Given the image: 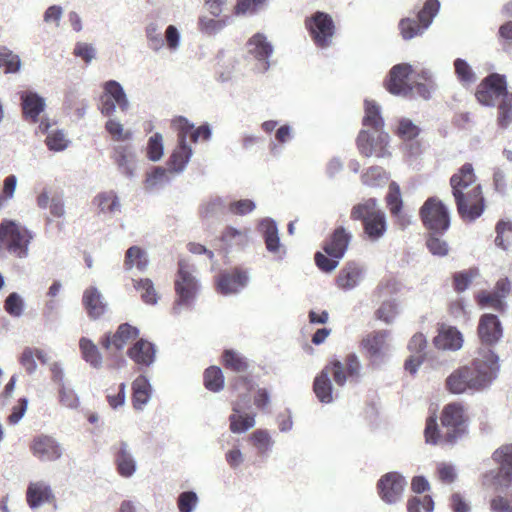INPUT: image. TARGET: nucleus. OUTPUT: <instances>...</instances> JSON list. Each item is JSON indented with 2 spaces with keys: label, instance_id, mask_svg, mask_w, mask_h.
<instances>
[{
  "label": "nucleus",
  "instance_id": "obj_39",
  "mask_svg": "<svg viewBox=\"0 0 512 512\" xmlns=\"http://www.w3.org/2000/svg\"><path fill=\"white\" fill-rule=\"evenodd\" d=\"M225 378L218 366H210L204 370L203 385L211 392H219L224 388Z\"/></svg>",
  "mask_w": 512,
  "mask_h": 512
},
{
  "label": "nucleus",
  "instance_id": "obj_41",
  "mask_svg": "<svg viewBox=\"0 0 512 512\" xmlns=\"http://www.w3.org/2000/svg\"><path fill=\"white\" fill-rule=\"evenodd\" d=\"M21 66L19 56L5 46L0 47V70L5 74L16 73Z\"/></svg>",
  "mask_w": 512,
  "mask_h": 512
},
{
  "label": "nucleus",
  "instance_id": "obj_48",
  "mask_svg": "<svg viewBox=\"0 0 512 512\" xmlns=\"http://www.w3.org/2000/svg\"><path fill=\"white\" fill-rule=\"evenodd\" d=\"M135 288L141 292V298L145 303L151 305L157 303L158 294L153 282L149 278L140 279L135 284Z\"/></svg>",
  "mask_w": 512,
  "mask_h": 512
},
{
  "label": "nucleus",
  "instance_id": "obj_64",
  "mask_svg": "<svg viewBox=\"0 0 512 512\" xmlns=\"http://www.w3.org/2000/svg\"><path fill=\"white\" fill-rule=\"evenodd\" d=\"M125 387V384L121 383L116 388L108 389L107 401L112 408H117L124 403Z\"/></svg>",
  "mask_w": 512,
  "mask_h": 512
},
{
  "label": "nucleus",
  "instance_id": "obj_16",
  "mask_svg": "<svg viewBox=\"0 0 512 512\" xmlns=\"http://www.w3.org/2000/svg\"><path fill=\"white\" fill-rule=\"evenodd\" d=\"M100 100L102 104L101 112L106 116L112 115L117 106L121 111H126L129 106L122 86L114 80L104 84Z\"/></svg>",
  "mask_w": 512,
  "mask_h": 512
},
{
  "label": "nucleus",
  "instance_id": "obj_13",
  "mask_svg": "<svg viewBox=\"0 0 512 512\" xmlns=\"http://www.w3.org/2000/svg\"><path fill=\"white\" fill-rule=\"evenodd\" d=\"M304 24L317 47L327 48L332 44L336 26L328 13L317 11L307 17Z\"/></svg>",
  "mask_w": 512,
  "mask_h": 512
},
{
  "label": "nucleus",
  "instance_id": "obj_31",
  "mask_svg": "<svg viewBox=\"0 0 512 512\" xmlns=\"http://www.w3.org/2000/svg\"><path fill=\"white\" fill-rule=\"evenodd\" d=\"M221 363L226 370L240 374L249 370V360L234 349H225L221 355Z\"/></svg>",
  "mask_w": 512,
  "mask_h": 512
},
{
  "label": "nucleus",
  "instance_id": "obj_1",
  "mask_svg": "<svg viewBox=\"0 0 512 512\" xmlns=\"http://www.w3.org/2000/svg\"><path fill=\"white\" fill-rule=\"evenodd\" d=\"M440 425L435 414L426 419L424 437L431 445H454L469 432L470 416L459 401L450 402L440 412Z\"/></svg>",
  "mask_w": 512,
  "mask_h": 512
},
{
  "label": "nucleus",
  "instance_id": "obj_20",
  "mask_svg": "<svg viewBox=\"0 0 512 512\" xmlns=\"http://www.w3.org/2000/svg\"><path fill=\"white\" fill-rule=\"evenodd\" d=\"M412 71V66L407 63L393 66L385 82L386 89L394 95L409 94L413 90V85L409 83Z\"/></svg>",
  "mask_w": 512,
  "mask_h": 512
},
{
  "label": "nucleus",
  "instance_id": "obj_24",
  "mask_svg": "<svg viewBox=\"0 0 512 512\" xmlns=\"http://www.w3.org/2000/svg\"><path fill=\"white\" fill-rule=\"evenodd\" d=\"M30 449L34 456L42 461H54L60 458L61 449L56 441L46 435H40L33 439Z\"/></svg>",
  "mask_w": 512,
  "mask_h": 512
},
{
  "label": "nucleus",
  "instance_id": "obj_45",
  "mask_svg": "<svg viewBox=\"0 0 512 512\" xmlns=\"http://www.w3.org/2000/svg\"><path fill=\"white\" fill-rule=\"evenodd\" d=\"M105 130L116 142H125L132 138V131L124 129V126L115 119H109L105 123Z\"/></svg>",
  "mask_w": 512,
  "mask_h": 512
},
{
  "label": "nucleus",
  "instance_id": "obj_55",
  "mask_svg": "<svg viewBox=\"0 0 512 512\" xmlns=\"http://www.w3.org/2000/svg\"><path fill=\"white\" fill-rule=\"evenodd\" d=\"M476 275L477 271L472 269L455 273L453 275V287L455 291L458 293L465 291Z\"/></svg>",
  "mask_w": 512,
  "mask_h": 512
},
{
  "label": "nucleus",
  "instance_id": "obj_15",
  "mask_svg": "<svg viewBox=\"0 0 512 512\" xmlns=\"http://www.w3.org/2000/svg\"><path fill=\"white\" fill-rule=\"evenodd\" d=\"M506 93L508 92L505 76L492 73L481 81L475 96L480 103L493 106L495 101Z\"/></svg>",
  "mask_w": 512,
  "mask_h": 512
},
{
  "label": "nucleus",
  "instance_id": "obj_37",
  "mask_svg": "<svg viewBox=\"0 0 512 512\" xmlns=\"http://www.w3.org/2000/svg\"><path fill=\"white\" fill-rule=\"evenodd\" d=\"M148 266V258L144 249L139 246H131L125 253L124 267L131 270L136 267L139 271H144Z\"/></svg>",
  "mask_w": 512,
  "mask_h": 512
},
{
  "label": "nucleus",
  "instance_id": "obj_9",
  "mask_svg": "<svg viewBox=\"0 0 512 512\" xmlns=\"http://www.w3.org/2000/svg\"><path fill=\"white\" fill-rule=\"evenodd\" d=\"M423 226L433 234H444L450 227V213L447 206L436 196L425 200L419 210Z\"/></svg>",
  "mask_w": 512,
  "mask_h": 512
},
{
  "label": "nucleus",
  "instance_id": "obj_3",
  "mask_svg": "<svg viewBox=\"0 0 512 512\" xmlns=\"http://www.w3.org/2000/svg\"><path fill=\"white\" fill-rule=\"evenodd\" d=\"M347 374H343V365L339 360L330 361L315 377L313 391L317 399L322 403H330L333 400L332 383L329 375L332 374L334 382L338 386H344L346 381H357L360 377L361 364L355 354L346 356Z\"/></svg>",
  "mask_w": 512,
  "mask_h": 512
},
{
  "label": "nucleus",
  "instance_id": "obj_11",
  "mask_svg": "<svg viewBox=\"0 0 512 512\" xmlns=\"http://www.w3.org/2000/svg\"><path fill=\"white\" fill-rule=\"evenodd\" d=\"M453 197L457 212L465 222H474L485 211L486 201L481 185H475L464 193H454Z\"/></svg>",
  "mask_w": 512,
  "mask_h": 512
},
{
  "label": "nucleus",
  "instance_id": "obj_10",
  "mask_svg": "<svg viewBox=\"0 0 512 512\" xmlns=\"http://www.w3.org/2000/svg\"><path fill=\"white\" fill-rule=\"evenodd\" d=\"M439 9L440 2L438 0H426L416 19L409 17L401 19L398 28L403 39L410 40L421 36L431 25Z\"/></svg>",
  "mask_w": 512,
  "mask_h": 512
},
{
  "label": "nucleus",
  "instance_id": "obj_30",
  "mask_svg": "<svg viewBox=\"0 0 512 512\" xmlns=\"http://www.w3.org/2000/svg\"><path fill=\"white\" fill-rule=\"evenodd\" d=\"M21 106L24 118L36 123L40 113L44 110L45 103L38 94L26 92L21 95Z\"/></svg>",
  "mask_w": 512,
  "mask_h": 512
},
{
  "label": "nucleus",
  "instance_id": "obj_61",
  "mask_svg": "<svg viewBox=\"0 0 512 512\" xmlns=\"http://www.w3.org/2000/svg\"><path fill=\"white\" fill-rule=\"evenodd\" d=\"M255 203L250 199L232 201L228 205V211L233 215L243 216L255 209Z\"/></svg>",
  "mask_w": 512,
  "mask_h": 512
},
{
  "label": "nucleus",
  "instance_id": "obj_46",
  "mask_svg": "<svg viewBox=\"0 0 512 512\" xmlns=\"http://www.w3.org/2000/svg\"><path fill=\"white\" fill-rule=\"evenodd\" d=\"M403 141H411L418 137L420 128L410 119L402 118L398 122L397 129L394 132Z\"/></svg>",
  "mask_w": 512,
  "mask_h": 512
},
{
  "label": "nucleus",
  "instance_id": "obj_23",
  "mask_svg": "<svg viewBox=\"0 0 512 512\" xmlns=\"http://www.w3.org/2000/svg\"><path fill=\"white\" fill-rule=\"evenodd\" d=\"M386 206L395 223L401 228L409 224V219L403 212V200L401 190L396 182H391L388 187V193L385 197Z\"/></svg>",
  "mask_w": 512,
  "mask_h": 512
},
{
  "label": "nucleus",
  "instance_id": "obj_19",
  "mask_svg": "<svg viewBox=\"0 0 512 512\" xmlns=\"http://www.w3.org/2000/svg\"><path fill=\"white\" fill-rule=\"evenodd\" d=\"M248 282L246 271L235 267L220 272L215 280L216 290L222 295L238 293Z\"/></svg>",
  "mask_w": 512,
  "mask_h": 512
},
{
  "label": "nucleus",
  "instance_id": "obj_59",
  "mask_svg": "<svg viewBox=\"0 0 512 512\" xmlns=\"http://www.w3.org/2000/svg\"><path fill=\"white\" fill-rule=\"evenodd\" d=\"M266 0H237L234 6V14L244 15L247 13H254L258 8L264 5Z\"/></svg>",
  "mask_w": 512,
  "mask_h": 512
},
{
  "label": "nucleus",
  "instance_id": "obj_5",
  "mask_svg": "<svg viewBox=\"0 0 512 512\" xmlns=\"http://www.w3.org/2000/svg\"><path fill=\"white\" fill-rule=\"evenodd\" d=\"M33 234L20 223L4 219L0 223V255L24 259L29 255Z\"/></svg>",
  "mask_w": 512,
  "mask_h": 512
},
{
  "label": "nucleus",
  "instance_id": "obj_51",
  "mask_svg": "<svg viewBox=\"0 0 512 512\" xmlns=\"http://www.w3.org/2000/svg\"><path fill=\"white\" fill-rule=\"evenodd\" d=\"M454 69L458 80L462 84H471L475 81V74L465 60L457 58L454 61Z\"/></svg>",
  "mask_w": 512,
  "mask_h": 512
},
{
  "label": "nucleus",
  "instance_id": "obj_52",
  "mask_svg": "<svg viewBox=\"0 0 512 512\" xmlns=\"http://www.w3.org/2000/svg\"><path fill=\"white\" fill-rule=\"evenodd\" d=\"M228 23V17L222 19H213L206 16L199 18V29L207 34H215L222 30Z\"/></svg>",
  "mask_w": 512,
  "mask_h": 512
},
{
  "label": "nucleus",
  "instance_id": "obj_7",
  "mask_svg": "<svg viewBox=\"0 0 512 512\" xmlns=\"http://www.w3.org/2000/svg\"><path fill=\"white\" fill-rule=\"evenodd\" d=\"M498 470L489 471L483 474V485L490 486L495 490L509 488L512 484V443L503 444L498 447L491 456Z\"/></svg>",
  "mask_w": 512,
  "mask_h": 512
},
{
  "label": "nucleus",
  "instance_id": "obj_63",
  "mask_svg": "<svg viewBox=\"0 0 512 512\" xmlns=\"http://www.w3.org/2000/svg\"><path fill=\"white\" fill-rule=\"evenodd\" d=\"M198 498L192 491L183 492L178 497V509L180 512H191L197 504Z\"/></svg>",
  "mask_w": 512,
  "mask_h": 512
},
{
  "label": "nucleus",
  "instance_id": "obj_62",
  "mask_svg": "<svg viewBox=\"0 0 512 512\" xmlns=\"http://www.w3.org/2000/svg\"><path fill=\"white\" fill-rule=\"evenodd\" d=\"M79 348L82 354V357L89 362L92 366L96 365V346L94 343L87 339L81 338L79 341Z\"/></svg>",
  "mask_w": 512,
  "mask_h": 512
},
{
  "label": "nucleus",
  "instance_id": "obj_26",
  "mask_svg": "<svg viewBox=\"0 0 512 512\" xmlns=\"http://www.w3.org/2000/svg\"><path fill=\"white\" fill-rule=\"evenodd\" d=\"M475 185L480 184L477 183V177L471 163L463 164L450 178L452 195L454 193H464Z\"/></svg>",
  "mask_w": 512,
  "mask_h": 512
},
{
  "label": "nucleus",
  "instance_id": "obj_47",
  "mask_svg": "<svg viewBox=\"0 0 512 512\" xmlns=\"http://www.w3.org/2000/svg\"><path fill=\"white\" fill-rule=\"evenodd\" d=\"M492 512H512V492L498 493L489 501Z\"/></svg>",
  "mask_w": 512,
  "mask_h": 512
},
{
  "label": "nucleus",
  "instance_id": "obj_22",
  "mask_svg": "<svg viewBox=\"0 0 512 512\" xmlns=\"http://www.w3.org/2000/svg\"><path fill=\"white\" fill-rule=\"evenodd\" d=\"M139 330L128 323L120 324L116 332L112 335H106L102 339V346L106 350L120 351L131 340L138 337Z\"/></svg>",
  "mask_w": 512,
  "mask_h": 512
},
{
  "label": "nucleus",
  "instance_id": "obj_21",
  "mask_svg": "<svg viewBox=\"0 0 512 512\" xmlns=\"http://www.w3.org/2000/svg\"><path fill=\"white\" fill-rule=\"evenodd\" d=\"M352 234L343 226L337 227L323 243L325 253L335 259H341L349 246Z\"/></svg>",
  "mask_w": 512,
  "mask_h": 512
},
{
  "label": "nucleus",
  "instance_id": "obj_36",
  "mask_svg": "<svg viewBox=\"0 0 512 512\" xmlns=\"http://www.w3.org/2000/svg\"><path fill=\"white\" fill-rule=\"evenodd\" d=\"M362 124L364 127L371 128L374 133L383 131L384 120L379 106L374 101H365V115Z\"/></svg>",
  "mask_w": 512,
  "mask_h": 512
},
{
  "label": "nucleus",
  "instance_id": "obj_32",
  "mask_svg": "<svg viewBox=\"0 0 512 512\" xmlns=\"http://www.w3.org/2000/svg\"><path fill=\"white\" fill-rule=\"evenodd\" d=\"M249 228L237 229L227 226L221 233L220 240L227 247L244 248L249 243Z\"/></svg>",
  "mask_w": 512,
  "mask_h": 512
},
{
  "label": "nucleus",
  "instance_id": "obj_25",
  "mask_svg": "<svg viewBox=\"0 0 512 512\" xmlns=\"http://www.w3.org/2000/svg\"><path fill=\"white\" fill-rule=\"evenodd\" d=\"M462 333L453 326H442L433 339V344L440 350H459L463 346Z\"/></svg>",
  "mask_w": 512,
  "mask_h": 512
},
{
  "label": "nucleus",
  "instance_id": "obj_49",
  "mask_svg": "<svg viewBox=\"0 0 512 512\" xmlns=\"http://www.w3.org/2000/svg\"><path fill=\"white\" fill-rule=\"evenodd\" d=\"M512 121V93H506L498 106V124L505 128Z\"/></svg>",
  "mask_w": 512,
  "mask_h": 512
},
{
  "label": "nucleus",
  "instance_id": "obj_42",
  "mask_svg": "<svg viewBox=\"0 0 512 512\" xmlns=\"http://www.w3.org/2000/svg\"><path fill=\"white\" fill-rule=\"evenodd\" d=\"M263 238L269 252L277 253L280 249V239L276 224L271 220L262 222Z\"/></svg>",
  "mask_w": 512,
  "mask_h": 512
},
{
  "label": "nucleus",
  "instance_id": "obj_8",
  "mask_svg": "<svg viewBox=\"0 0 512 512\" xmlns=\"http://www.w3.org/2000/svg\"><path fill=\"white\" fill-rule=\"evenodd\" d=\"M200 285L193 275L191 266L185 260L178 261V270L174 280L176 299L173 309L177 311L181 306L191 307L197 297Z\"/></svg>",
  "mask_w": 512,
  "mask_h": 512
},
{
  "label": "nucleus",
  "instance_id": "obj_17",
  "mask_svg": "<svg viewBox=\"0 0 512 512\" xmlns=\"http://www.w3.org/2000/svg\"><path fill=\"white\" fill-rule=\"evenodd\" d=\"M405 486V478L397 472L386 473L377 482L378 494L388 504L400 500Z\"/></svg>",
  "mask_w": 512,
  "mask_h": 512
},
{
  "label": "nucleus",
  "instance_id": "obj_54",
  "mask_svg": "<svg viewBox=\"0 0 512 512\" xmlns=\"http://www.w3.org/2000/svg\"><path fill=\"white\" fill-rule=\"evenodd\" d=\"M45 144L51 151H62L68 147L69 140L63 131L55 130L47 135Z\"/></svg>",
  "mask_w": 512,
  "mask_h": 512
},
{
  "label": "nucleus",
  "instance_id": "obj_58",
  "mask_svg": "<svg viewBox=\"0 0 512 512\" xmlns=\"http://www.w3.org/2000/svg\"><path fill=\"white\" fill-rule=\"evenodd\" d=\"M98 206L102 212L113 213L119 210L120 203L114 192H104L98 196Z\"/></svg>",
  "mask_w": 512,
  "mask_h": 512
},
{
  "label": "nucleus",
  "instance_id": "obj_28",
  "mask_svg": "<svg viewBox=\"0 0 512 512\" xmlns=\"http://www.w3.org/2000/svg\"><path fill=\"white\" fill-rule=\"evenodd\" d=\"M156 349L154 344L145 340H137L127 351L128 357L137 365L150 366L155 360Z\"/></svg>",
  "mask_w": 512,
  "mask_h": 512
},
{
  "label": "nucleus",
  "instance_id": "obj_44",
  "mask_svg": "<svg viewBox=\"0 0 512 512\" xmlns=\"http://www.w3.org/2000/svg\"><path fill=\"white\" fill-rule=\"evenodd\" d=\"M495 244L497 247L507 250L511 244L512 223L510 221L500 220L497 222Z\"/></svg>",
  "mask_w": 512,
  "mask_h": 512
},
{
  "label": "nucleus",
  "instance_id": "obj_35",
  "mask_svg": "<svg viewBox=\"0 0 512 512\" xmlns=\"http://www.w3.org/2000/svg\"><path fill=\"white\" fill-rule=\"evenodd\" d=\"M233 413L229 416L230 430L233 433H242L255 425V416L253 414H240L241 406L234 403L232 407Z\"/></svg>",
  "mask_w": 512,
  "mask_h": 512
},
{
  "label": "nucleus",
  "instance_id": "obj_33",
  "mask_svg": "<svg viewBox=\"0 0 512 512\" xmlns=\"http://www.w3.org/2000/svg\"><path fill=\"white\" fill-rule=\"evenodd\" d=\"M387 336V331H373L362 340V346L371 358L382 355L383 349L386 345Z\"/></svg>",
  "mask_w": 512,
  "mask_h": 512
},
{
  "label": "nucleus",
  "instance_id": "obj_27",
  "mask_svg": "<svg viewBox=\"0 0 512 512\" xmlns=\"http://www.w3.org/2000/svg\"><path fill=\"white\" fill-rule=\"evenodd\" d=\"M248 53L257 61L262 63V70L266 71L269 67L268 58L272 54V45L261 33H256L247 42Z\"/></svg>",
  "mask_w": 512,
  "mask_h": 512
},
{
  "label": "nucleus",
  "instance_id": "obj_4",
  "mask_svg": "<svg viewBox=\"0 0 512 512\" xmlns=\"http://www.w3.org/2000/svg\"><path fill=\"white\" fill-rule=\"evenodd\" d=\"M173 129L177 132V147L169 158V166L172 170L180 172L184 169L192 156V149L187 145V139L196 143L199 139L208 140L211 137V130L208 124L194 128L185 117L178 116L171 122Z\"/></svg>",
  "mask_w": 512,
  "mask_h": 512
},
{
  "label": "nucleus",
  "instance_id": "obj_34",
  "mask_svg": "<svg viewBox=\"0 0 512 512\" xmlns=\"http://www.w3.org/2000/svg\"><path fill=\"white\" fill-rule=\"evenodd\" d=\"M132 404L135 409H142L151 395V386L145 376H138L132 383Z\"/></svg>",
  "mask_w": 512,
  "mask_h": 512
},
{
  "label": "nucleus",
  "instance_id": "obj_12",
  "mask_svg": "<svg viewBox=\"0 0 512 512\" xmlns=\"http://www.w3.org/2000/svg\"><path fill=\"white\" fill-rule=\"evenodd\" d=\"M512 292V283L508 277L498 279L492 290H480L475 296L476 304L482 309H492L498 313L507 310L506 299Z\"/></svg>",
  "mask_w": 512,
  "mask_h": 512
},
{
  "label": "nucleus",
  "instance_id": "obj_38",
  "mask_svg": "<svg viewBox=\"0 0 512 512\" xmlns=\"http://www.w3.org/2000/svg\"><path fill=\"white\" fill-rule=\"evenodd\" d=\"M361 277V270L352 264L346 265L338 274L336 282L339 288L349 290L354 288Z\"/></svg>",
  "mask_w": 512,
  "mask_h": 512
},
{
  "label": "nucleus",
  "instance_id": "obj_60",
  "mask_svg": "<svg viewBox=\"0 0 512 512\" xmlns=\"http://www.w3.org/2000/svg\"><path fill=\"white\" fill-rule=\"evenodd\" d=\"M439 234L430 233L426 245L428 250L437 256H445L448 253L447 243L438 237Z\"/></svg>",
  "mask_w": 512,
  "mask_h": 512
},
{
  "label": "nucleus",
  "instance_id": "obj_6",
  "mask_svg": "<svg viewBox=\"0 0 512 512\" xmlns=\"http://www.w3.org/2000/svg\"><path fill=\"white\" fill-rule=\"evenodd\" d=\"M350 217L354 221L362 222L364 235L370 241L379 240L387 230L386 215L375 199L370 198L354 205Z\"/></svg>",
  "mask_w": 512,
  "mask_h": 512
},
{
  "label": "nucleus",
  "instance_id": "obj_57",
  "mask_svg": "<svg viewBox=\"0 0 512 512\" xmlns=\"http://www.w3.org/2000/svg\"><path fill=\"white\" fill-rule=\"evenodd\" d=\"M163 156V138L160 133H155L148 140L147 157L151 161H158Z\"/></svg>",
  "mask_w": 512,
  "mask_h": 512
},
{
  "label": "nucleus",
  "instance_id": "obj_29",
  "mask_svg": "<svg viewBox=\"0 0 512 512\" xmlns=\"http://www.w3.org/2000/svg\"><path fill=\"white\" fill-rule=\"evenodd\" d=\"M54 500V495L48 484L43 481L31 482L26 491V501L30 508L34 509L44 503Z\"/></svg>",
  "mask_w": 512,
  "mask_h": 512
},
{
  "label": "nucleus",
  "instance_id": "obj_56",
  "mask_svg": "<svg viewBox=\"0 0 512 512\" xmlns=\"http://www.w3.org/2000/svg\"><path fill=\"white\" fill-rule=\"evenodd\" d=\"M23 308L24 302L19 294L13 292L7 296L4 302V309L9 315L19 317L23 313Z\"/></svg>",
  "mask_w": 512,
  "mask_h": 512
},
{
  "label": "nucleus",
  "instance_id": "obj_18",
  "mask_svg": "<svg viewBox=\"0 0 512 512\" xmlns=\"http://www.w3.org/2000/svg\"><path fill=\"white\" fill-rule=\"evenodd\" d=\"M477 335L480 342L486 346L497 344L503 337V326L497 315L484 313L480 316Z\"/></svg>",
  "mask_w": 512,
  "mask_h": 512
},
{
  "label": "nucleus",
  "instance_id": "obj_40",
  "mask_svg": "<svg viewBox=\"0 0 512 512\" xmlns=\"http://www.w3.org/2000/svg\"><path fill=\"white\" fill-rule=\"evenodd\" d=\"M133 152L130 145H119L114 148L113 159L126 174H132Z\"/></svg>",
  "mask_w": 512,
  "mask_h": 512
},
{
  "label": "nucleus",
  "instance_id": "obj_14",
  "mask_svg": "<svg viewBox=\"0 0 512 512\" xmlns=\"http://www.w3.org/2000/svg\"><path fill=\"white\" fill-rule=\"evenodd\" d=\"M389 143V135L384 131L369 133L361 130L357 137V147L360 154L364 157H386L390 155L387 147Z\"/></svg>",
  "mask_w": 512,
  "mask_h": 512
},
{
  "label": "nucleus",
  "instance_id": "obj_53",
  "mask_svg": "<svg viewBox=\"0 0 512 512\" xmlns=\"http://www.w3.org/2000/svg\"><path fill=\"white\" fill-rule=\"evenodd\" d=\"M398 313L397 305L394 301H384L380 307L375 311L377 320L390 324L396 318Z\"/></svg>",
  "mask_w": 512,
  "mask_h": 512
},
{
  "label": "nucleus",
  "instance_id": "obj_43",
  "mask_svg": "<svg viewBox=\"0 0 512 512\" xmlns=\"http://www.w3.org/2000/svg\"><path fill=\"white\" fill-rule=\"evenodd\" d=\"M116 465L119 474L123 477H130L135 472V461L127 452L126 446L122 444L116 454Z\"/></svg>",
  "mask_w": 512,
  "mask_h": 512
},
{
  "label": "nucleus",
  "instance_id": "obj_2",
  "mask_svg": "<svg viewBox=\"0 0 512 512\" xmlns=\"http://www.w3.org/2000/svg\"><path fill=\"white\" fill-rule=\"evenodd\" d=\"M469 365L455 369L445 381L451 394L481 391L488 387L499 370L498 356L490 349L479 353Z\"/></svg>",
  "mask_w": 512,
  "mask_h": 512
},
{
  "label": "nucleus",
  "instance_id": "obj_50",
  "mask_svg": "<svg viewBox=\"0 0 512 512\" xmlns=\"http://www.w3.org/2000/svg\"><path fill=\"white\" fill-rule=\"evenodd\" d=\"M434 509V502L431 496L425 495L422 497L414 496L407 501L408 512H432Z\"/></svg>",
  "mask_w": 512,
  "mask_h": 512
}]
</instances>
